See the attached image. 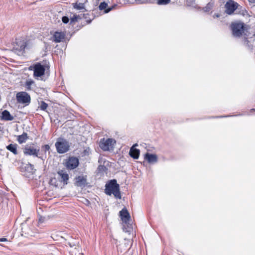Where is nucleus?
<instances>
[{"label": "nucleus", "mask_w": 255, "mask_h": 255, "mask_svg": "<svg viewBox=\"0 0 255 255\" xmlns=\"http://www.w3.org/2000/svg\"><path fill=\"white\" fill-rule=\"evenodd\" d=\"M25 168L26 170H27L29 172H30V173L33 172L34 167H33V165H32V164L28 163L26 165Z\"/></svg>", "instance_id": "nucleus-24"}, {"label": "nucleus", "mask_w": 255, "mask_h": 255, "mask_svg": "<svg viewBox=\"0 0 255 255\" xmlns=\"http://www.w3.org/2000/svg\"><path fill=\"white\" fill-rule=\"evenodd\" d=\"M27 138V134L23 132L21 135L18 136L17 140L19 143H22L25 142Z\"/></svg>", "instance_id": "nucleus-20"}, {"label": "nucleus", "mask_w": 255, "mask_h": 255, "mask_svg": "<svg viewBox=\"0 0 255 255\" xmlns=\"http://www.w3.org/2000/svg\"><path fill=\"white\" fill-rule=\"evenodd\" d=\"M39 149L35 148L33 146L26 145L23 149V153L26 155H33L38 157Z\"/></svg>", "instance_id": "nucleus-9"}, {"label": "nucleus", "mask_w": 255, "mask_h": 255, "mask_svg": "<svg viewBox=\"0 0 255 255\" xmlns=\"http://www.w3.org/2000/svg\"><path fill=\"white\" fill-rule=\"evenodd\" d=\"M42 148L44 150L45 152L49 151L50 149V146L48 144H45L42 146Z\"/></svg>", "instance_id": "nucleus-29"}, {"label": "nucleus", "mask_w": 255, "mask_h": 255, "mask_svg": "<svg viewBox=\"0 0 255 255\" xmlns=\"http://www.w3.org/2000/svg\"><path fill=\"white\" fill-rule=\"evenodd\" d=\"M144 157L145 159L150 163H154L157 161V157L155 154L146 153Z\"/></svg>", "instance_id": "nucleus-15"}, {"label": "nucleus", "mask_w": 255, "mask_h": 255, "mask_svg": "<svg viewBox=\"0 0 255 255\" xmlns=\"http://www.w3.org/2000/svg\"><path fill=\"white\" fill-rule=\"evenodd\" d=\"M120 214L123 222L126 224H128L130 219V216L127 209L126 208L123 209L120 212Z\"/></svg>", "instance_id": "nucleus-11"}, {"label": "nucleus", "mask_w": 255, "mask_h": 255, "mask_svg": "<svg viewBox=\"0 0 255 255\" xmlns=\"http://www.w3.org/2000/svg\"><path fill=\"white\" fill-rule=\"evenodd\" d=\"M62 20L63 23H67L69 21V19L67 16H63L62 18Z\"/></svg>", "instance_id": "nucleus-30"}, {"label": "nucleus", "mask_w": 255, "mask_h": 255, "mask_svg": "<svg viewBox=\"0 0 255 255\" xmlns=\"http://www.w3.org/2000/svg\"><path fill=\"white\" fill-rule=\"evenodd\" d=\"M48 107V105L44 102H42L40 106V108L42 110H45Z\"/></svg>", "instance_id": "nucleus-27"}, {"label": "nucleus", "mask_w": 255, "mask_h": 255, "mask_svg": "<svg viewBox=\"0 0 255 255\" xmlns=\"http://www.w3.org/2000/svg\"><path fill=\"white\" fill-rule=\"evenodd\" d=\"M80 18L79 15H74L71 18V22H74L75 21H77L78 19Z\"/></svg>", "instance_id": "nucleus-28"}, {"label": "nucleus", "mask_w": 255, "mask_h": 255, "mask_svg": "<svg viewBox=\"0 0 255 255\" xmlns=\"http://www.w3.org/2000/svg\"><path fill=\"white\" fill-rule=\"evenodd\" d=\"M214 16H216V17H219V15L218 14H215L214 15Z\"/></svg>", "instance_id": "nucleus-34"}, {"label": "nucleus", "mask_w": 255, "mask_h": 255, "mask_svg": "<svg viewBox=\"0 0 255 255\" xmlns=\"http://www.w3.org/2000/svg\"><path fill=\"white\" fill-rule=\"evenodd\" d=\"M187 1L190 5H192V4L195 3V0H187Z\"/></svg>", "instance_id": "nucleus-31"}, {"label": "nucleus", "mask_w": 255, "mask_h": 255, "mask_svg": "<svg viewBox=\"0 0 255 255\" xmlns=\"http://www.w3.org/2000/svg\"><path fill=\"white\" fill-rule=\"evenodd\" d=\"M233 35L235 37H240L245 31L244 24L243 22H236L231 25Z\"/></svg>", "instance_id": "nucleus-6"}, {"label": "nucleus", "mask_w": 255, "mask_h": 255, "mask_svg": "<svg viewBox=\"0 0 255 255\" xmlns=\"http://www.w3.org/2000/svg\"><path fill=\"white\" fill-rule=\"evenodd\" d=\"M250 2L255 3V0H248Z\"/></svg>", "instance_id": "nucleus-33"}, {"label": "nucleus", "mask_w": 255, "mask_h": 255, "mask_svg": "<svg viewBox=\"0 0 255 255\" xmlns=\"http://www.w3.org/2000/svg\"><path fill=\"white\" fill-rule=\"evenodd\" d=\"M116 6V5H113L112 6L108 7V8H106L108 6V4L105 2H103L100 4V5L99 6V8L101 10H105L104 12H105V13H108L111 10L113 9Z\"/></svg>", "instance_id": "nucleus-18"}, {"label": "nucleus", "mask_w": 255, "mask_h": 255, "mask_svg": "<svg viewBox=\"0 0 255 255\" xmlns=\"http://www.w3.org/2000/svg\"><path fill=\"white\" fill-rule=\"evenodd\" d=\"M76 184L78 186H85L87 184L86 176H79L76 178Z\"/></svg>", "instance_id": "nucleus-16"}, {"label": "nucleus", "mask_w": 255, "mask_h": 255, "mask_svg": "<svg viewBox=\"0 0 255 255\" xmlns=\"http://www.w3.org/2000/svg\"><path fill=\"white\" fill-rule=\"evenodd\" d=\"M213 5V2H209L207 3L206 6L203 8V10L206 12L209 11L212 8Z\"/></svg>", "instance_id": "nucleus-22"}, {"label": "nucleus", "mask_w": 255, "mask_h": 255, "mask_svg": "<svg viewBox=\"0 0 255 255\" xmlns=\"http://www.w3.org/2000/svg\"><path fill=\"white\" fill-rule=\"evenodd\" d=\"M34 84V82L32 80H28L25 82V87L26 90H31V85Z\"/></svg>", "instance_id": "nucleus-21"}, {"label": "nucleus", "mask_w": 255, "mask_h": 255, "mask_svg": "<svg viewBox=\"0 0 255 255\" xmlns=\"http://www.w3.org/2000/svg\"><path fill=\"white\" fill-rule=\"evenodd\" d=\"M137 3H152L154 0H135Z\"/></svg>", "instance_id": "nucleus-26"}, {"label": "nucleus", "mask_w": 255, "mask_h": 255, "mask_svg": "<svg viewBox=\"0 0 255 255\" xmlns=\"http://www.w3.org/2000/svg\"><path fill=\"white\" fill-rule=\"evenodd\" d=\"M16 99L19 103L28 105L30 102V95L25 92H18L16 94Z\"/></svg>", "instance_id": "nucleus-8"}, {"label": "nucleus", "mask_w": 255, "mask_h": 255, "mask_svg": "<svg viewBox=\"0 0 255 255\" xmlns=\"http://www.w3.org/2000/svg\"><path fill=\"white\" fill-rule=\"evenodd\" d=\"M7 241V239L2 238L0 239V242H5Z\"/></svg>", "instance_id": "nucleus-32"}, {"label": "nucleus", "mask_w": 255, "mask_h": 255, "mask_svg": "<svg viewBox=\"0 0 255 255\" xmlns=\"http://www.w3.org/2000/svg\"><path fill=\"white\" fill-rule=\"evenodd\" d=\"M65 37V34L62 32H55L53 36V41L56 43L62 41Z\"/></svg>", "instance_id": "nucleus-14"}, {"label": "nucleus", "mask_w": 255, "mask_h": 255, "mask_svg": "<svg viewBox=\"0 0 255 255\" xmlns=\"http://www.w3.org/2000/svg\"><path fill=\"white\" fill-rule=\"evenodd\" d=\"M26 46V42L24 39H16L13 45V50L18 55L23 53L24 49Z\"/></svg>", "instance_id": "nucleus-4"}, {"label": "nucleus", "mask_w": 255, "mask_h": 255, "mask_svg": "<svg viewBox=\"0 0 255 255\" xmlns=\"http://www.w3.org/2000/svg\"><path fill=\"white\" fill-rule=\"evenodd\" d=\"M137 144H134L130 149L129 154V155L134 159H138L139 157L140 151L139 149L134 148L135 146H137Z\"/></svg>", "instance_id": "nucleus-13"}, {"label": "nucleus", "mask_w": 255, "mask_h": 255, "mask_svg": "<svg viewBox=\"0 0 255 255\" xmlns=\"http://www.w3.org/2000/svg\"><path fill=\"white\" fill-rule=\"evenodd\" d=\"M79 164V160L75 157H70L67 160L66 166L69 169H74L76 168Z\"/></svg>", "instance_id": "nucleus-10"}, {"label": "nucleus", "mask_w": 255, "mask_h": 255, "mask_svg": "<svg viewBox=\"0 0 255 255\" xmlns=\"http://www.w3.org/2000/svg\"><path fill=\"white\" fill-rule=\"evenodd\" d=\"M105 192L107 195H111L113 194L116 198H121L120 186L115 179L110 180L106 184Z\"/></svg>", "instance_id": "nucleus-1"}, {"label": "nucleus", "mask_w": 255, "mask_h": 255, "mask_svg": "<svg viewBox=\"0 0 255 255\" xmlns=\"http://www.w3.org/2000/svg\"><path fill=\"white\" fill-rule=\"evenodd\" d=\"M6 149L11 151V152H12L15 155H16L18 153L17 151V144H9L6 146Z\"/></svg>", "instance_id": "nucleus-19"}, {"label": "nucleus", "mask_w": 255, "mask_h": 255, "mask_svg": "<svg viewBox=\"0 0 255 255\" xmlns=\"http://www.w3.org/2000/svg\"><path fill=\"white\" fill-rule=\"evenodd\" d=\"M116 143L115 139L112 138H108L101 139L99 146L100 148L104 151H108L113 148V145Z\"/></svg>", "instance_id": "nucleus-7"}, {"label": "nucleus", "mask_w": 255, "mask_h": 255, "mask_svg": "<svg viewBox=\"0 0 255 255\" xmlns=\"http://www.w3.org/2000/svg\"><path fill=\"white\" fill-rule=\"evenodd\" d=\"M55 147L58 153H64L67 152L70 147L69 142L65 139L59 138L55 144Z\"/></svg>", "instance_id": "nucleus-2"}, {"label": "nucleus", "mask_w": 255, "mask_h": 255, "mask_svg": "<svg viewBox=\"0 0 255 255\" xmlns=\"http://www.w3.org/2000/svg\"><path fill=\"white\" fill-rule=\"evenodd\" d=\"M170 2V0H157V4L159 5H166Z\"/></svg>", "instance_id": "nucleus-25"}, {"label": "nucleus", "mask_w": 255, "mask_h": 255, "mask_svg": "<svg viewBox=\"0 0 255 255\" xmlns=\"http://www.w3.org/2000/svg\"><path fill=\"white\" fill-rule=\"evenodd\" d=\"M57 174L60 178V181L63 182L64 184H67L69 179V175L66 172L61 170L58 171Z\"/></svg>", "instance_id": "nucleus-12"}, {"label": "nucleus", "mask_w": 255, "mask_h": 255, "mask_svg": "<svg viewBox=\"0 0 255 255\" xmlns=\"http://www.w3.org/2000/svg\"><path fill=\"white\" fill-rule=\"evenodd\" d=\"M13 117L7 110H4L1 116V119L6 121H10L13 120Z\"/></svg>", "instance_id": "nucleus-17"}, {"label": "nucleus", "mask_w": 255, "mask_h": 255, "mask_svg": "<svg viewBox=\"0 0 255 255\" xmlns=\"http://www.w3.org/2000/svg\"><path fill=\"white\" fill-rule=\"evenodd\" d=\"M242 6L237 2L233 0H229L225 4V12L228 15H232L236 10L239 9Z\"/></svg>", "instance_id": "nucleus-3"}, {"label": "nucleus", "mask_w": 255, "mask_h": 255, "mask_svg": "<svg viewBox=\"0 0 255 255\" xmlns=\"http://www.w3.org/2000/svg\"><path fill=\"white\" fill-rule=\"evenodd\" d=\"M28 69L29 70L33 71V76L36 78L43 75L45 70L44 66L40 63H36L33 65L30 66Z\"/></svg>", "instance_id": "nucleus-5"}, {"label": "nucleus", "mask_w": 255, "mask_h": 255, "mask_svg": "<svg viewBox=\"0 0 255 255\" xmlns=\"http://www.w3.org/2000/svg\"><path fill=\"white\" fill-rule=\"evenodd\" d=\"M74 7L78 10H82L84 9V4L83 3H75Z\"/></svg>", "instance_id": "nucleus-23"}]
</instances>
